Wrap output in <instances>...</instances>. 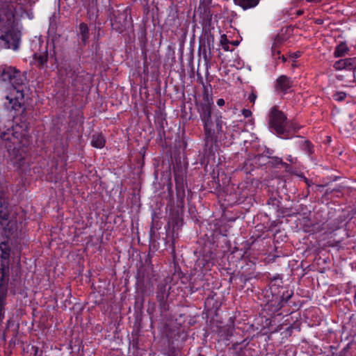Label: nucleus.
<instances>
[{"label": "nucleus", "instance_id": "nucleus-1", "mask_svg": "<svg viewBox=\"0 0 356 356\" xmlns=\"http://www.w3.org/2000/svg\"><path fill=\"white\" fill-rule=\"evenodd\" d=\"M203 100L198 104V111L204 128V151L207 157L213 156L219 148V143L225 136L220 112L212 108L213 99L209 97V90H203Z\"/></svg>", "mask_w": 356, "mask_h": 356}, {"label": "nucleus", "instance_id": "nucleus-2", "mask_svg": "<svg viewBox=\"0 0 356 356\" xmlns=\"http://www.w3.org/2000/svg\"><path fill=\"white\" fill-rule=\"evenodd\" d=\"M24 10L17 11L12 3L0 9V46L17 50L21 40V25L17 17H22Z\"/></svg>", "mask_w": 356, "mask_h": 356}, {"label": "nucleus", "instance_id": "nucleus-3", "mask_svg": "<svg viewBox=\"0 0 356 356\" xmlns=\"http://www.w3.org/2000/svg\"><path fill=\"white\" fill-rule=\"evenodd\" d=\"M268 127L272 133L283 139L293 138L300 129V127L294 122L287 120L286 115L277 106L270 110L268 115Z\"/></svg>", "mask_w": 356, "mask_h": 356}, {"label": "nucleus", "instance_id": "nucleus-4", "mask_svg": "<svg viewBox=\"0 0 356 356\" xmlns=\"http://www.w3.org/2000/svg\"><path fill=\"white\" fill-rule=\"evenodd\" d=\"M177 196V206L170 209L167 226L168 229L172 228V232L178 230L183 225V209L185 199V183L182 176L175 175Z\"/></svg>", "mask_w": 356, "mask_h": 356}, {"label": "nucleus", "instance_id": "nucleus-5", "mask_svg": "<svg viewBox=\"0 0 356 356\" xmlns=\"http://www.w3.org/2000/svg\"><path fill=\"white\" fill-rule=\"evenodd\" d=\"M26 74V72L21 73L15 67L0 65V79L10 85L13 89L26 88L28 81Z\"/></svg>", "mask_w": 356, "mask_h": 356}, {"label": "nucleus", "instance_id": "nucleus-6", "mask_svg": "<svg viewBox=\"0 0 356 356\" xmlns=\"http://www.w3.org/2000/svg\"><path fill=\"white\" fill-rule=\"evenodd\" d=\"M272 298L266 304V309L272 312L280 311L293 296L292 290L279 291L277 293L273 292V286L270 287Z\"/></svg>", "mask_w": 356, "mask_h": 356}, {"label": "nucleus", "instance_id": "nucleus-7", "mask_svg": "<svg viewBox=\"0 0 356 356\" xmlns=\"http://www.w3.org/2000/svg\"><path fill=\"white\" fill-rule=\"evenodd\" d=\"M153 265L152 264V257L150 254L145 256L144 262H141L140 267L138 268L136 275V289L143 293L146 289V282L149 280V273L152 270Z\"/></svg>", "mask_w": 356, "mask_h": 356}, {"label": "nucleus", "instance_id": "nucleus-8", "mask_svg": "<svg viewBox=\"0 0 356 356\" xmlns=\"http://www.w3.org/2000/svg\"><path fill=\"white\" fill-rule=\"evenodd\" d=\"M170 288V286H168V281L165 279L160 281L157 285L156 299L161 313L166 312L170 309L168 298Z\"/></svg>", "mask_w": 356, "mask_h": 356}, {"label": "nucleus", "instance_id": "nucleus-9", "mask_svg": "<svg viewBox=\"0 0 356 356\" xmlns=\"http://www.w3.org/2000/svg\"><path fill=\"white\" fill-rule=\"evenodd\" d=\"M0 222L1 226L3 227L4 234L9 238L17 229L16 222L10 220V210L5 202H0Z\"/></svg>", "mask_w": 356, "mask_h": 356}, {"label": "nucleus", "instance_id": "nucleus-10", "mask_svg": "<svg viewBox=\"0 0 356 356\" xmlns=\"http://www.w3.org/2000/svg\"><path fill=\"white\" fill-rule=\"evenodd\" d=\"M211 243H204L202 248L200 250V257L197 260L198 266L202 268H209L214 264L216 253L211 247Z\"/></svg>", "mask_w": 356, "mask_h": 356}, {"label": "nucleus", "instance_id": "nucleus-11", "mask_svg": "<svg viewBox=\"0 0 356 356\" xmlns=\"http://www.w3.org/2000/svg\"><path fill=\"white\" fill-rule=\"evenodd\" d=\"M333 67L336 70L353 71V76L356 80V58L340 59L334 63Z\"/></svg>", "mask_w": 356, "mask_h": 356}, {"label": "nucleus", "instance_id": "nucleus-12", "mask_svg": "<svg viewBox=\"0 0 356 356\" xmlns=\"http://www.w3.org/2000/svg\"><path fill=\"white\" fill-rule=\"evenodd\" d=\"M15 94H10L6 96V99L9 101L11 108L17 111L24 104V90H14Z\"/></svg>", "mask_w": 356, "mask_h": 356}, {"label": "nucleus", "instance_id": "nucleus-13", "mask_svg": "<svg viewBox=\"0 0 356 356\" xmlns=\"http://www.w3.org/2000/svg\"><path fill=\"white\" fill-rule=\"evenodd\" d=\"M15 94H10L6 96V99L9 101L11 108L17 111L24 104V90H14Z\"/></svg>", "mask_w": 356, "mask_h": 356}, {"label": "nucleus", "instance_id": "nucleus-14", "mask_svg": "<svg viewBox=\"0 0 356 356\" xmlns=\"http://www.w3.org/2000/svg\"><path fill=\"white\" fill-rule=\"evenodd\" d=\"M10 155V160L15 167L17 168H21L24 165L26 159L22 150L15 147Z\"/></svg>", "mask_w": 356, "mask_h": 356}, {"label": "nucleus", "instance_id": "nucleus-15", "mask_svg": "<svg viewBox=\"0 0 356 356\" xmlns=\"http://www.w3.org/2000/svg\"><path fill=\"white\" fill-rule=\"evenodd\" d=\"M296 86L294 81L284 75L277 78L275 86L276 89H289Z\"/></svg>", "mask_w": 356, "mask_h": 356}, {"label": "nucleus", "instance_id": "nucleus-16", "mask_svg": "<svg viewBox=\"0 0 356 356\" xmlns=\"http://www.w3.org/2000/svg\"><path fill=\"white\" fill-rule=\"evenodd\" d=\"M277 217H294L300 213V211L293 207H284L280 205L277 211Z\"/></svg>", "mask_w": 356, "mask_h": 356}, {"label": "nucleus", "instance_id": "nucleus-17", "mask_svg": "<svg viewBox=\"0 0 356 356\" xmlns=\"http://www.w3.org/2000/svg\"><path fill=\"white\" fill-rule=\"evenodd\" d=\"M215 296L216 295H210L204 301V307L208 311L216 312L220 306V304L215 298Z\"/></svg>", "mask_w": 356, "mask_h": 356}, {"label": "nucleus", "instance_id": "nucleus-18", "mask_svg": "<svg viewBox=\"0 0 356 356\" xmlns=\"http://www.w3.org/2000/svg\"><path fill=\"white\" fill-rule=\"evenodd\" d=\"M236 5L239 6L243 10L250 9L257 6L259 0H234Z\"/></svg>", "mask_w": 356, "mask_h": 356}, {"label": "nucleus", "instance_id": "nucleus-19", "mask_svg": "<svg viewBox=\"0 0 356 356\" xmlns=\"http://www.w3.org/2000/svg\"><path fill=\"white\" fill-rule=\"evenodd\" d=\"M105 138L102 134H94L92 136L91 145L96 148H102L105 145Z\"/></svg>", "mask_w": 356, "mask_h": 356}, {"label": "nucleus", "instance_id": "nucleus-20", "mask_svg": "<svg viewBox=\"0 0 356 356\" xmlns=\"http://www.w3.org/2000/svg\"><path fill=\"white\" fill-rule=\"evenodd\" d=\"M45 50L43 52L35 53L33 54V60L35 63H38V65L40 67H43L46 65L47 54Z\"/></svg>", "mask_w": 356, "mask_h": 356}, {"label": "nucleus", "instance_id": "nucleus-21", "mask_svg": "<svg viewBox=\"0 0 356 356\" xmlns=\"http://www.w3.org/2000/svg\"><path fill=\"white\" fill-rule=\"evenodd\" d=\"M79 31L82 42L86 44L89 38V30L87 24L85 23L80 24Z\"/></svg>", "mask_w": 356, "mask_h": 356}, {"label": "nucleus", "instance_id": "nucleus-22", "mask_svg": "<svg viewBox=\"0 0 356 356\" xmlns=\"http://www.w3.org/2000/svg\"><path fill=\"white\" fill-rule=\"evenodd\" d=\"M268 161L266 163L268 166L273 168H280L282 164V159L276 156L268 155Z\"/></svg>", "mask_w": 356, "mask_h": 356}, {"label": "nucleus", "instance_id": "nucleus-23", "mask_svg": "<svg viewBox=\"0 0 356 356\" xmlns=\"http://www.w3.org/2000/svg\"><path fill=\"white\" fill-rule=\"evenodd\" d=\"M348 51V47L346 42H341L338 44L335 49L334 52V55L335 57H341L347 54Z\"/></svg>", "mask_w": 356, "mask_h": 356}, {"label": "nucleus", "instance_id": "nucleus-24", "mask_svg": "<svg viewBox=\"0 0 356 356\" xmlns=\"http://www.w3.org/2000/svg\"><path fill=\"white\" fill-rule=\"evenodd\" d=\"M281 200L282 197L280 195L272 194L267 200V204L273 207L277 211L281 205Z\"/></svg>", "mask_w": 356, "mask_h": 356}, {"label": "nucleus", "instance_id": "nucleus-25", "mask_svg": "<svg viewBox=\"0 0 356 356\" xmlns=\"http://www.w3.org/2000/svg\"><path fill=\"white\" fill-rule=\"evenodd\" d=\"M300 149L306 152L310 157H312V155L314 154V145L312 144V143L308 140H305L302 141L300 145Z\"/></svg>", "mask_w": 356, "mask_h": 356}, {"label": "nucleus", "instance_id": "nucleus-26", "mask_svg": "<svg viewBox=\"0 0 356 356\" xmlns=\"http://www.w3.org/2000/svg\"><path fill=\"white\" fill-rule=\"evenodd\" d=\"M246 341V340H243V341L238 343L236 342L232 345V349L236 351V356H242L243 348L248 344V342L243 343Z\"/></svg>", "mask_w": 356, "mask_h": 356}, {"label": "nucleus", "instance_id": "nucleus-27", "mask_svg": "<svg viewBox=\"0 0 356 356\" xmlns=\"http://www.w3.org/2000/svg\"><path fill=\"white\" fill-rule=\"evenodd\" d=\"M346 96H347V95L346 92H344L343 91H339V92H336L332 95V97L335 101L342 102L346 99Z\"/></svg>", "mask_w": 356, "mask_h": 356}, {"label": "nucleus", "instance_id": "nucleus-28", "mask_svg": "<svg viewBox=\"0 0 356 356\" xmlns=\"http://www.w3.org/2000/svg\"><path fill=\"white\" fill-rule=\"evenodd\" d=\"M140 98L143 101H147L148 99L149 94L147 90H139Z\"/></svg>", "mask_w": 356, "mask_h": 356}, {"label": "nucleus", "instance_id": "nucleus-29", "mask_svg": "<svg viewBox=\"0 0 356 356\" xmlns=\"http://www.w3.org/2000/svg\"><path fill=\"white\" fill-rule=\"evenodd\" d=\"M4 191H5V189H4V187L3 186H2L1 184H0V202H5L6 204L8 207V202H6L5 201V200L3 199V195L4 194Z\"/></svg>", "mask_w": 356, "mask_h": 356}, {"label": "nucleus", "instance_id": "nucleus-30", "mask_svg": "<svg viewBox=\"0 0 356 356\" xmlns=\"http://www.w3.org/2000/svg\"><path fill=\"white\" fill-rule=\"evenodd\" d=\"M282 168L285 170L286 172H290L291 170V165L286 162L282 161V164L280 165V168Z\"/></svg>", "mask_w": 356, "mask_h": 356}, {"label": "nucleus", "instance_id": "nucleus-31", "mask_svg": "<svg viewBox=\"0 0 356 356\" xmlns=\"http://www.w3.org/2000/svg\"><path fill=\"white\" fill-rule=\"evenodd\" d=\"M220 42L221 46L226 44H229V40H228L226 35L223 34L220 36Z\"/></svg>", "mask_w": 356, "mask_h": 356}, {"label": "nucleus", "instance_id": "nucleus-32", "mask_svg": "<svg viewBox=\"0 0 356 356\" xmlns=\"http://www.w3.org/2000/svg\"><path fill=\"white\" fill-rule=\"evenodd\" d=\"M63 176L61 175H56L54 177H51V181L54 182L61 181Z\"/></svg>", "mask_w": 356, "mask_h": 356}, {"label": "nucleus", "instance_id": "nucleus-33", "mask_svg": "<svg viewBox=\"0 0 356 356\" xmlns=\"http://www.w3.org/2000/svg\"><path fill=\"white\" fill-rule=\"evenodd\" d=\"M242 114L247 118L252 115V112L249 109L243 108L242 110Z\"/></svg>", "mask_w": 356, "mask_h": 356}, {"label": "nucleus", "instance_id": "nucleus-34", "mask_svg": "<svg viewBox=\"0 0 356 356\" xmlns=\"http://www.w3.org/2000/svg\"><path fill=\"white\" fill-rule=\"evenodd\" d=\"M286 161H288L289 163H291V164H295L297 163L298 161V159L297 158H294L291 155H289L287 157H286Z\"/></svg>", "mask_w": 356, "mask_h": 356}, {"label": "nucleus", "instance_id": "nucleus-35", "mask_svg": "<svg viewBox=\"0 0 356 356\" xmlns=\"http://www.w3.org/2000/svg\"><path fill=\"white\" fill-rule=\"evenodd\" d=\"M7 135H8V134L5 131L0 132V138L2 140H10V138L9 137H7Z\"/></svg>", "mask_w": 356, "mask_h": 356}, {"label": "nucleus", "instance_id": "nucleus-36", "mask_svg": "<svg viewBox=\"0 0 356 356\" xmlns=\"http://www.w3.org/2000/svg\"><path fill=\"white\" fill-rule=\"evenodd\" d=\"M300 177L304 180V181L306 183V184L308 186H311L312 184V182L311 180L308 179L307 177H305L303 175H300Z\"/></svg>", "mask_w": 356, "mask_h": 356}, {"label": "nucleus", "instance_id": "nucleus-37", "mask_svg": "<svg viewBox=\"0 0 356 356\" xmlns=\"http://www.w3.org/2000/svg\"><path fill=\"white\" fill-rule=\"evenodd\" d=\"M257 98V95L254 93V92H252L249 97H248V99L250 102L252 103H254L255 99Z\"/></svg>", "mask_w": 356, "mask_h": 356}, {"label": "nucleus", "instance_id": "nucleus-38", "mask_svg": "<svg viewBox=\"0 0 356 356\" xmlns=\"http://www.w3.org/2000/svg\"><path fill=\"white\" fill-rule=\"evenodd\" d=\"M281 91L283 92V94L282 95V98H286V99L288 98V97H284V96L291 94L293 92V90H281Z\"/></svg>", "mask_w": 356, "mask_h": 356}, {"label": "nucleus", "instance_id": "nucleus-39", "mask_svg": "<svg viewBox=\"0 0 356 356\" xmlns=\"http://www.w3.org/2000/svg\"><path fill=\"white\" fill-rule=\"evenodd\" d=\"M273 150L272 149H267L266 150H265L263 153V154H265L266 155V156L268 157V155H270V156H273Z\"/></svg>", "mask_w": 356, "mask_h": 356}, {"label": "nucleus", "instance_id": "nucleus-40", "mask_svg": "<svg viewBox=\"0 0 356 356\" xmlns=\"http://www.w3.org/2000/svg\"><path fill=\"white\" fill-rule=\"evenodd\" d=\"M217 104L219 106H223L225 104V100L223 99H222V98L218 99V101H217Z\"/></svg>", "mask_w": 356, "mask_h": 356}, {"label": "nucleus", "instance_id": "nucleus-41", "mask_svg": "<svg viewBox=\"0 0 356 356\" xmlns=\"http://www.w3.org/2000/svg\"><path fill=\"white\" fill-rule=\"evenodd\" d=\"M240 280H241V282H243L244 284H245V282L250 280V278H247V277H240Z\"/></svg>", "mask_w": 356, "mask_h": 356}, {"label": "nucleus", "instance_id": "nucleus-42", "mask_svg": "<svg viewBox=\"0 0 356 356\" xmlns=\"http://www.w3.org/2000/svg\"><path fill=\"white\" fill-rule=\"evenodd\" d=\"M222 49H223L225 51H229V45H228V44H224V45H222Z\"/></svg>", "mask_w": 356, "mask_h": 356}, {"label": "nucleus", "instance_id": "nucleus-43", "mask_svg": "<svg viewBox=\"0 0 356 356\" xmlns=\"http://www.w3.org/2000/svg\"><path fill=\"white\" fill-rule=\"evenodd\" d=\"M172 245V251H171V253L173 254L175 253V247H174V245H173V241H172V244L170 245Z\"/></svg>", "mask_w": 356, "mask_h": 356}, {"label": "nucleus", "instance_id": "nucleus-44", "mask_svg": "<svg viewBox=\"0 0 356 356\" xmlns=\"http://www.w3.org/2000/svg\"><path fill=\"white\" fill-rule=\"evenodd\" d=\"M204 156L208 159V160H207V162H209V159H214V158H215V155H214L213 156L207 157V156H205V155L204 154Z\"/></svg>", "mask_w": 356, "mask_h": 356}, {"label": "nucleus", "instance_id": "nucleus-45", "mask_svg": "<svg viewBox=\"0 0 356 356\" xmlns=\"http://www.w3.org/2000/svg\"><path fill=\"white\" fill-rule=\"evenodd\" d=\"M321 0H307V1L308 2H318V1H321Z\"/></svg>", "mask_w": 356, "mask_h": 356}, {"label": "nucleus", "instance_id": "nucleus-46", "mask_svg": "<svg viewBox=\"0 0 356 356\" xmlns=\"http://www.w3.org/2000/svg\"><path fill=\"white\" fill-rule=\"evenodd\" d=\"M177 275H178V277H180V275H182V276L184 277V275H183V273H182V272H179V273H177Z\"/></svg>", "mask_w": 356, "mask_h": 356}, {"label": "nucleus", "instance_id": "nucleus-47", "mask_svg": "<svg viewBox=\"0 0 356 356\" xmlns=\"http://www.w3.org/2000/svg\"><path fill=\"white\" fill-rule=\"evenodd\" d=\"M331 193H332V191H330V189H327L325 194H330Z\"/></svg>", "mask_w": 356, "mask_h": 356}, {"label": "nucleus", "instance_id": "nucleus-48", "mask_svg": "<svg viewBox=\"0 0 356 356\" xmlns=\"http://www.w3.org/2000/svg\"><path fill=\"white\" fill-rule=\"evenodd\" d=\"M263 156V154H259L257 155L256 157L259 159V158L262 157Z\"/></svg>", "mask_w": 356, "mask_h": 356}, {"label": "nucleus", "instance_id": "nucleus-49", "mask_svg": "<svg viewBox=\"0 0 356 356\" xmlns=\"http://www.w3.org/2000/svg\"><path fill=\"white\" fill-rule=\"evenodd\" d=\"M152 232H154L153 231V226L151 227V229H150V233L151 234H152Z\"/></svg>", "mask_w": 356, "mask_h": 356}, {"label": "nucleus", "instance_id": "nucleus-50", "mask_svg": "<svg viewBox=\"0 0 356 356\" xmlns=\"http://www.w3.org/2000/svg\"><path fill=\"white\" fill-rule=\"evenodd\" d=\"M204 60L207 63V62H208V60H207V55H206V54H205V56H204Z\"/></svg>", "mask_w": 356, "mask_h": 356}, {"label": "nucleus", "instance_id": "nucleus-51", "mask_svg": "<svg viewBox=\"0 0 356 356\" xmlns=\"http://www.w3.org/2000/svg\"><path fill=\"white\" fill-rule=\"evenodd\" d=\"M233 44H234V45H238V42H233Z\"/></svg>", "mask_w": 356, "mask_h": 356}, {"label": "nucleus", "instance_id": "nucleus-52", "mask_svg": "<svg viewBox=\"0 0 356 356\" xmlns=\"http://www.w3.org/2000/svg\"><path fill=\"white\" fill-rule=\"evenodd\" d=\"M354 298H355V302H356V291L355 292Z\"/></svg>", "mask_w": 356, "mask_h": 356}, {"label": "nucleus", "instance_id": "nucleus-53", "mask_svg": "<svg viewBox=\"0 0 356 356\" xmlns=\"http://www.w3.org/2000/svg\"><path fill=\"white\" fill-rule=\"evenodd\" d=\"M136 91L137 90H134V93L132 94L133 96L136 95Z\"/></svg>", "mask_w": 356, "mask_h": 356}, {"label": "nucleus", "instance_id": "nucleus-54", "mask_svg": "<svg viewBox=\"0 0 356 356\" xmlns=\"http://www.w3.org/2000/svg\"><path fill=\"white\" fill-rule=\"evenodd\" d=\"M66 170H66V168H63V172H66Z\"/></svg>", "mask_w": 356, "mask_h": 356}, {"label": "nucleus", "instance_id": "nucleus-55", "mask_svg": "<svg viewBox=\"0 0 356 356\" xmlns=\"http://www.w3.org/2000/svg\"><path fill=\"white\" fill-rule=\"evenodd\" d=\"M194 95V96H195V95H196V90H194V95Z\"/></svg>", "mask_w": 356, "mask_h": 356}, {"label": "nucleus", "instance_id": "nucleus-56", "mask_svg": "<svg viewBox=\"0 0 356 356\" xmlns=\"http://www.w3.org/2000/svg\"><path fill=\"white\" fill-rule=\"evenodd\" d=\"M172 192L171 188L169 189V193L170 194Z\"/></svg>", "mask_w": 356, "mask_h": 356}, {"label": "nucleus", "instance_id": "nucleus-57", "mask_svg": "<svg viewBox=\"0 0 356 356\" xmlns=\"http://www.w3.org/2000/svg\"><path fill=\"white\" fill-rule=\"evenodd\" d=\"M38 352V348H35V353Z\"/></svg>", "mask_w": 356, "mask_h": 356}, {"label": "nucleus", "instance_id": "nucleus-58", "mask_svg": "<svg viewBox=\"0 0 356 356\" xmlns=\"http://www.w3.org/2000/svg\"><path fill=\"white\" fill-rule=\"evenodd\" d=\"M198 356H204V355H200V354Z\"/></svg>", "mask_w": 356, "mask_h": 356}]
</instances>
